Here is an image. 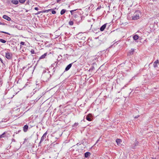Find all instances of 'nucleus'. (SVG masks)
<instances>
[{
  "label": "nucleus",
  "instance_id": "nucleus-31",
  "mask_svg": "<svg viewBox=\"0 0 159 159\" xmlns=\"http://www.w3.org/2000/svg\"><path fill=\"white\" fill-rule=\"evenodd\" d=\"M63 1V0H57V3H58L60 1Z\"/></svg>",
  "mask_w": 159,
  "mask_h": 159
},
{
  "label": "nucleus",
  "instance_id": "nucleus-14",
  "mask_svg": "<svg viewBox=\"0 0 159 159\" xmlns=\"http://www.w3.org/2000/svg\"><path fill=\"white\" fill-rule=\"evenodd\" d=\"M11 2L15 5H17L19 3L18 1L17 0H11Z\"/></svg>",
  "mask_w": 159,
  "mask_h": 159
},
{
  "label": "nucleus",
  "instance_id": "nucleus-17",
  "mask_svg": "<svg viewBox=\"0 0 159 159\" xmlns=\"http://www.w3.org/2000/svg\"><path fill=\"white\" fill-rule=\"evenodd\" d=\"M66 11V10L64 9H62L60 12V14L61 15H63L65 13Z\"/></svg>",
  "mask_w": 159,
  "mask_h": 159
},
{
  "label": "nucleus",
  "instance_id": "nucleus-35",
  "mask_svg": "<svg viewBox=\"0 0 159 159\" xmlns=\"http://www.w3.org/2000/svg\"><path fill=\"white\" fill-rule=\"evenodd\" d=\"M0 25H4L5 24H4V23H2V22H1L0 21Z\"/></svg>",
  "mask_w": 159,
  "mask_h": 159
},
{
  "label": "nucleus",
  "instance_id": "nucleus-42",
  "mask_svg": "<svg viewBox=\"0 0 159 159\" xmlns=\"http://www.w3.org/2000/svg\"><path fill=\"white\" fill-rule=\"evenodd\" d=\"M42 142H40V141L39 142V146L40 145V144H41V143Z\"/></svg>",
  "mask_w": 159,
  "mask_h": 159
},
{
  "label": "nucleus",
  "instance_id": "nucleus-24",
  "mask_svg": "<svg viewBox=\"0 0 159 159\" xmlns=\"http://www.w3.org/2000/svg\"><path fill=\"white\" fill-rule=\"evenodd\" d=\"M30 52L31 54H34L35 53L34 50L33 49H32L30 51Z\"/></svg>",
  "mask_w": 159,
  "mask_h": 159
},
{
  "label": "nucleus",
  "instance_id": "nucleus-44",
  "mask_svg": "<svg viewBox=\"0 0 159 159\" xmlns=\"http://www.w3.org/2000/svg\"><path fill=\"white\" fill-rule=\"evenodd\" d=\"M75 145H74V146H73V147H75Z\"/></svg>",
  "mask_w": 159,
  "mask_h": 159
},
{
  "label": "nucleus",
  "instance_id": "nucleus-1",
  "mask_svg": "<svg viewBox=\"0 0 159 159\" xmlns=\"http://www.w3.org/2000/svg\"><path fill=\"white\" fill-rule=\"evenodd\" d=\"M5 57L8 59H11L12 57V54L11 53L9 52H6L5 53Z\"/></svg>",
  "mask_w": 159,
  "mask_h": 159
},
{
  "label": "nucleus",
  "instance_id": "nucleus-2",
  "mask_svg": "<svg viewBox=\"0 0 159 159\" xmlns=\"http://www.w3.org/2000/svg\"><path fill=\"white\" fill-rule=\"evenodd\" d=\"M92 115L91 114H89L86 116V119L89 121H91L92 120Z\"/></svg>",
  "mask_w": 159,
  "mask_h": 159
},
{
  "label": "nucleus",
  "instance_id": "nucleus-34",
  "mask_svg": "<svg viewBox=\"0 0 159 159\" xmlns=\"http://www.w3.org/2000/svg\"><path fill=\"white\" fill-rule=\"evenodd\" d=\"M12 142H16V140L14 139H12Z\"/></svg>",
  "mask_w": 159,
  "mask_h": 159
},
{
  "label": "nucleus",
  "instance_id": "nucleus-10",
  "mask_svg": "<svg viewBox=\"0 0 159 159\" xmlns=\"http://www.w3.org/2000/svg\"><path fill=\"white\" fill-rule=\"evenodd\" d=\"M3 18L8 21H10L11 20V19L9 17L6 15L3 16Z\"/></svg>",
  "mask_w": 159,
  "mask_h": 159
},
{
  "label": "nucleus",
  "instance_id": "nucleus-8",
  "mask_svg": "<svg viewBox=\"0 0 159 159\" xmlns=\"http://www.w3.org/2000/svg\"><path fill=\"white\" fill-rule=\"evenodd\" d=\"M72 64L73 63H70L67 65L65 68V70L67 71L69 70L71 67Z\"/></svg>",
  "mask_w": 159,
  "mask_h": 159
},
{
  "label": "nucleus",
  "instance_id": "nucleus-38",
  "mask_svg": "<svg viewBox=\"0 0 159 159\" xmlns=\"http://www.w3.org/2000/svg\"><path fill=\"white\" fill-rule=\"evenodd\" d=\"M42 97V96H40V97L38 98V99H37V100H39L40 98L41 97Z\"/></svg>",
  "mask_w": 159,
  "mask_h": 159
},
{
  "label": "nucleus",
  "instance_id": "nucleus-4",
  "mask_svg": "<svg viewBox=\"0 0 159 159\" xmlns=\"http://www.w3.org/2000/svg\"><path fill=\"white\" fill-rule=\"evenodd\" d=\"M73 16H74V17H75V18H77V19L76 20H79V19H80V20H79L78 21L79 22H80L82 21V16H80V17H79L76 14H74V15H73Z\"/></svg>",
  "mask_w": 159,
  "mask_h": 159
},
{
  "label": "nucleus",
  "instance_id": "nucleus-6",
  "mask_svg": "<svg viewBox=\"0 0 159 159\" xmlns=\"http://www.w3.org/2000/svg\"><path fill=\"white\" fill-rule=\"evenodd\" d=\"M47 134V132H46L43 135V136L41 137V140H40V142H42L46 138V136Z\"/></svg>",
  "mask_w": 159,
  "mask_h": 159
},
{
  "label": "nucleus",
  "instance_id": "nucleus-43",
  "mask_svg": "<svg viewBox=\"0 0 159 159\" xmlns=\"http://www.w3.org/2000/svg\"><path fill=\"white\" fill-rule=\"evenodd\" d=\"M157 0H152L153 1H156Z\"/></svg>",
  "mask_w": 159,
  "mask_h": 159
},
{
  "label": "nucleus",
  "instance_id": "nucleus-13",
  "mask_svg": "<svg viewBox=\"0 0 159 159\" xmlns=\"http://www.w3.org/2000/svg\"><path fill=\"white\" fill-rule=\"evenodd\" d=\"M116 142L117 145H119L120 144V143L122 142V140L120 139H117L116 140Z\"/></svg>",
  "mask_w": 159,
  "mask_h": 159
},
{
  "label": "nucleus",
  "instance_id": "nucleus-28",
  "mask_svg": "<svg viewBox=\"0 0 159 159\" xmlns=\"http://www.w3.org/2000/svg\"><path fill=\"white\" fill-rule=\"evenodd\" d=\"M76 10H71L70 11V12L71 13V14H73V12L75 11Z\"/></svg>",
  "mask_w": 159,
  "mask_h": 159
},
{
  "label": "nucleus",
  "instance_id": "nucleus-3",
  "mask_svg": "<svg viewBox=\"0 0 159 159\" xmlns=\"http://www.w3.org/2000/svg\"><path fill=\"white\" fill-rule=\"evenodd\" d=\"M139 14H136V13H134V15L132 17V19L134 20H137L139 18Z\"/></svg>",
  "mask_w": 159,
  "mask_h": 159
},
{
  "label": "nucleus",
  "instance_id": "nucleus-20",
  "mask_svg": "<svg viewBox=\"0 0 159 159\" xmlns=\"http://www.w3.org/2000/svg\"><path fill=\"white\" fill-rule=\"evenodd\" d=\"M0 42L3 43H5L6 42V41L2 39H0Z\"/></svg>",
  "mask_w": 159,
  "mask_h": 159
},
{
  "label": "nucleus",
  "instance_id": "nucleus-30",
  "mask_svg": "<svg viewBox=\"0 0 159 159\" xmlns=\"http://www.w3.org/2000/svg\"><path fill=\"white\" fill-rule=\"evenodd\" d=\"M42 12L41 11H38L36 14V15H38L39 14H40Z\"/></svg>",
  "mask_w": 159,
  "mask_h": 159
},
{
  "label": "nucleus",
  "instance_id": "nucleus-33",
  "mask_svg": "<svg viewBox=\"0 0 159 159\" xmlns=\"http://www.w3.org/2000/svg\"><path fill=\"white\" fill-rule=\"evenodd\" d=\"M101 8V6L98 7L97 8V10L100 9Z\"/></svg>",
  "mask_w": 159,
  "mask_h": 159
},
{
  "label": "nucleus",
  "instance_id": "nucleus-39",
  "mask_svg": "<svg viewBox=\"0 0 159 159\" xmlns=\"http://www.w3.org/2000/svg\"><path fill=\"white\" fill-rule=\"evenodd\" d=\"M126 87V85H125L124 87H123V88H122L121 89H123L124 88V87Z\"/></svg>",
  "mask_w": 159,
  "mask_h": 159
},
{
  "label": "nucleus",
  "instance_id": "nucleus-18",
  "mask_svg": "<svg viewBox=\"0 0 159 159\" xmlns=\"http://www.w3.org/2000/svg\"><path fill=\"white\" fill-rule=\"evenodd\" d=\"M6 134V132H4L2 134L0 135V138H4L5 136V134Z\"/></svg>",
  "mask_w": 159,
  "mask_h": 159
},
{
  "label": "nucleus",
  "instance_id": "nucleus-22",
  "mask_svg": "<svg viewBox=\"0 0 159 159\" xmlns=\"http://www.w3.org/2000/svg\"><path fill=\"white\" fill-rule=\"evenodd\" d=\"M26 0H19V2L21 3H23L25 2Z\"/></svg>",
  "mask_w": 159,
  "mask_h": 159
},
{
  "label": "nucleus",
  "instance_id": "nucleus-23",
  "mask_svg": "<svg viewBox=\"0 0 159 159\" xmlns=\"http://www.w3.org/2000/svg\"><path fill=\"white\" fill-rule=\"evenodd\" d=\"M0 32L2 33H5V34H7L10 35V34H9V33H8L7 32H5L2 31H0Z\"/></svg>",
  "mask_w": 159,
  "mask_h": 159
},
{
  "label": "nucleus",
  "instance_id": "nucleus-45",
  "mask_svg": "<svg viewBox=\"0 0 159 159\" xmlns=\"http://www.w3.org/2000/svg\"><path fill=\"white\" fill-rule=\"evenodd\" d=\"M158 144H159V141L158 142Z\"/></svg>",
  "mask_w": 159,
  "mask_h": 159
},
{
  "label": "nucleus",
  "instance_id": "nucleus-41",
  "mask_svg": "<svg viewBox=\"0 0 159 159\" xmlns=\"http://www.w3.org/2000/svg\"><path fill=\"white\" fill-rule=\"evenodd\" d=\"M152 159H157L156 158H154L153 157H152Z\"/></svg>",
  "mask_w": 159,
  "mask_h": 159
},
{
  "label": "nucleus",
  "instance_id": "nucleus-32",
  "mask_svg": "<svg viewBox=\"0 0 159 159\" xmlns=\"http://www.w3.org/2000/svg\"><path fill=\"white\" fill-rule=\"evenodd\" d=\"M34 9L35 10H39V8L38 7H35V8H34Z\"/></svg>",
  "mask_w": 159,
  "mask_h": 159
},
{
  "label": "nucleus",
  "instance_id": "nucleus-5",
  "mask_svg": "<svg viewBox=\"0 0 159 159\" xmlns=\"http://www.w3.org/2000/svg\"><path fill=\"white\" fill-rule=\"evenodd\" d=\"M139 142L138 141H137L136 140H135V142L133 144H132V145H131V148H133V149H134L135 148V147L138 145V144H139Z\"/></svg>",
  "mask_w": 159,
  "mask_h": 159
},
{
  "label": "nucleus",
  "instance_id": "nucleus-26",
  "mask_svg": "<svg viewBox=\"0 0 159 159\" xmlns=\"http://www.w3.org/2000/svg\"><path fill=\"white\" fill-rule=\"evenodd\" d=\"M52 11V14H55L56 13V11H55L52 10L51 11Z\"/></svg>",
  "mask_w": 159,
  "mask_h": 159
},
{
  "label": "nucleus",
  "instance_id": "nucleus-12",
  "mask_svg": "<svg viewBox=\"0 0 159 159\" xmlns=\"http://www.w3.org/2000/svg\"><path fill=\"white\" fill-rule=\"evenodd\" d=\"M159 61L158 60L155 61L153 63V66L154 68H156L157 67V64L159 63Z\"/></svg>",
  "mask_w": 159,
  "mask_h": 159
},
{
  "label": "nucleus",
  "instance_id": "nucleus-25",
  "mask_svg": "<svg viewBox=\"0 0 159 159\" xmlns=\"http://www.w3.org/2000/svg\"><path fill=\"white\" fill-rule=\"evenodd\" d=\"M20 44L21 45H25V43L23 42H21Z\"/></svg>",
  "mask_w": 159,
  "mask_h": 159
},
{
  "label": "nucleus",
  "instance_id": "nucleus-37",
  "mask_svg": "<svg viewBox=\"0 0 159 159\" xmlns=\"http://www.w3.org/2000/svg\"><path fill=\"white\" fill-rule=\"evenodd\" d=\"M81 144V143L79 144V143H77L76 144V145H77V146H79V145H80Z\"/></svg>",
  "mask_w": 159,
  "mask_h": 159
},
{
  "label": "nucleus",
  "instance_id": "nucleus-21",
  "mask_svg": "<svg viewBox=\"0 0 159 159\" xmlns=\"http://www.w3.org/2000/svg\"><path fill=\"white\" fill-rule=\"evenodd\" d=\"M69 24L70 25H72L74 24V22L72 21H70Z\"/></svg>",
  "mask_w": 159,
  "mask_h": 159
},
{
  "label": "nucleus",
  "instance_id": "nucleus-40",
  "mask_svg": "<svg viewBox=\"0 0 159 159\" xmlns=\"http://www.w3.org/2000/svg\"><path fill=\"white\" fill-rule=\"evenodd\" d=\"M134 50L133 49V50H132V52H131V53H132V54H133V52H134Z\"/></svg>",
  "mask_w": 159,
  "mask_h": 159
},
{
  "label": "nucleus",
  "instance_id": "nucleus-9",
  "mask_svg": "<svg viewBox=\"0 0 159 159\" xmlns=\"http://www.w3.org/2000/svg\"><path fill=\"white\" fill-rule=\"evenodd\" d=\"M28 129V126L27 125H25L23 127V131L25 132H26L27 131Z\"/></svg>",
  "mask_w": 159,
  "mask_h": 159
},
{
  "label": "nucleus",
  "instance_id": "nucleus-7",
  "mask_svg": "<svg viewBox=\"0 0 159 159\" xmlns=\"http://www.w3.org/2000/svg\"><path fill=\"white\" fill-rule=\"evenodd\" d=\"M107 23H105L103 25H102V26H101V27L100 28V30L101 31H104V29H105L107 25Z\"/></svg>",
  "mask_w": 159,
  "mask_h": 159
},
{
  "label": "nucleus",
  "instance_id": "nucleus-19",
  "mask_svg": "<svg viewBox=\"0 0 159 159\" xmlns=\"http://www.w3.org/2000/svg\"><path fill=\"white\" fill-rule=\"evenodd\" d=\"M52 10V9H50L47 10H45L44 11H43V12H46V13H48L49 11H51Z\"/></svg>",
  "mask_w": 159,
  "mask_h": 159
},
{
  "label": "nucleus",
  "instance_id": "nucleus-16",
  "mask_svg": "<svg viewBox=\"0 0 159 159\" xmlns=\"http://www.w3.org/2000/svg\"><path fill=\"white\" fill-rule=\"evenodd\" d=\"M133 38L134 40H136L139 39V37L137 35L135 34L133 36Z\"/></svg>",
  "mask_w": 159,
  "mask_h": 159
},
{
  "label": "nucleus",
  "instance_id": "nucleus-15",
  "mask_svg": "<svg viewBox=\"0 0 159 159\" xmlns=\"http://www.w3.org/2000/svg\"><path fill=\"white\" fill-rule=\"evenodd\" d=\"M47 55V53H45L43 55H42L39 58V59H43L45 58L46 57V56Z\"/></svg>",
  "mask_w": 159,
  "mask_h": 159
},
{
  "label": "nucleus",
  "instance_id": "nucleus-11",
  "mask_svg": "<svg viewBox=\"0 0 159 159\" xmlns=\"http://www.w3.org/2000/svg\"><path fill=\"white\" fill-rule=\"evenodd\" d=\"M90 155L91 153L89 152H86L84 154V157L85 158H88L90 157Z\"/></svg>",
  "mask_w": 159,
  "mask_h": 159
},
{
  "label": "nucleus",
  "instance_id": "nucleus-36",
  "mask_svg": "<svg viewBox=\"0 0 159 159\" xmlns=\"http://www.w3.org/2000/svg\"><path fill=\"white\" fill-rule=\"evenodd\" d=\"M0 61H1V62L2 63H3V62H2V61H2V59H1V58H0Z\"/></svg>",
  "mask_w": 159,
  "mask_h": 159
},
{
  "label": "nucleus",
  "instance_id": "nucleus-27",
  "mask_svg": "<svg viewBox=\"0 0 159 159\" xmlns=\"http://www.w3.org/2000/svg\"><path fill=\"white\" fill-rule=\"evenodd\" d=\"M78 125V123H75L74 124V125H73V127L76 126Z\"/></svg>",
  "mask_w": 159,
  "mask_h": 159
},
{
  "label": "nucleus",
  "instance_id": "nucleus-29",
  "mask_svg": "<svg viewBox=\"0 0 159 159\" xmlns=\"http://www.w3.org/2000/svg\"><path fill=\"white\" fill-rule=\"evenodd\" d=\"M139 116L138 115L137 116H134V118H138Z\"/></svg>",
  "mask_w": 159,
  "mask_h": 159
}]
</instances>
